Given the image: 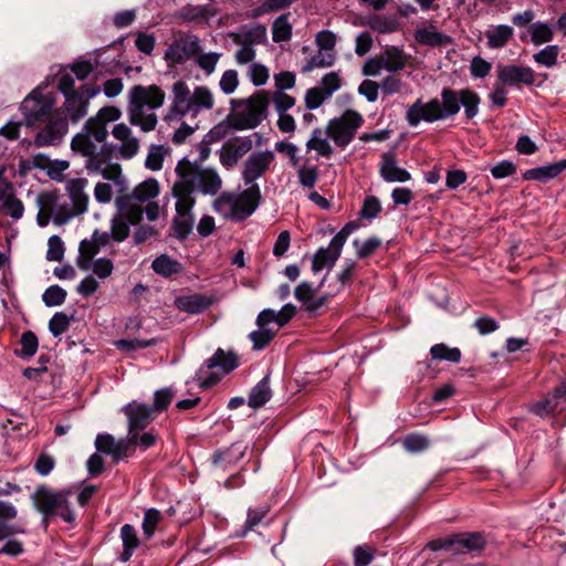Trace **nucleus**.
<instances>
[{
  "label": "nucleus",
  "instance_id": "nucleus-1",
  "mask_svg": "<svg viewBox=\"0 0 566 566\" xmlns=\"http://www.w3.org/2000/svg\"><path fill=\"white\" fill-rule=\"evenodd\" d=\"M122 115L120 108L114 105L99 108L71 142L72 150L86 158L85 168L88 172L98 174L105 180L113 181L119 192L126 188V177L119 164L108 161L105 142L108 137L107 125L119 120Z\"/></svg>",
  "mask_w": 566,
  "mask_h": 566
},
{
  "label": "nucleus",
  "instance_id": "nucleus-2",
  "mask_svg": "<svg viewBox=\"0 0 566 566\" xmlns=\"http://www.w3.org/2000/svg\"><path fill=\"white\" fill-rule=\"evenodd\" d=\"M480 97L468 88L454 91L443 88L441 98L434 97L428 102L418 98L406 112V120L411 127L418 126L421 122L434 123L457 115L461 105L464 107L467 118L471 119L479 113Z\"/></svg>",
  "mask_w": 566,
  "mask_h": 566
},
{
  "label": "nucleus",
  "instance_id": "nucleus-3",
  "mask_svg": "<svg viewBox=\"0 0 566 566\" xmlns=\"http://www.w3.org/2000/svg\"><path fill=\"white\" fill-rule=\"evenodd\" d=\"M176 181L172 185V197H179L182 206H195V192L214 196L222 187V179L212 167H206L181 158L176 167Z\"/></svg>",
  "mask_w": 566,
  "mask_h": 566
},
{
  "label": "nucleus",
  "instance_id": "nucleus-4",
  "mask_svg": "<svg viewBox=\"0 0 566 566\" xmlns=\"http://www.w3.org/2000/svg\"><path fill=\"white\" fill-rule=\"evenodd\" d=\"M214 106V95L207 86H197L190 92L188 85L179 80L172 84V101L165 116L168 125L178 124L186 116L196 118L203 111Z\"/></svg>",
  "mask_w": 566,
  "mask_h": 566
},
{
  "label": "nucleus",
  "instance_id": "nucleus-5",
  "mask_svg": "<svg viewBox=\"0 0 566 566\" xmlns=\"http://www.w3.org/2000/svg\"><path fill=\"white\" fill-rule=\"evenodd\" d=\"M296 313V307L287 303L279 312L266 308L256 318V329L250 333L253 349L261 350L270 344L281 327Z\"/></svg>",
  "mask_w": 566,
  "mask_h": 566
},
{
  "label": "nucleus",
  "instance_id": "nucleus-6",
  "mask_svg": "<svg viewBox=\"0 0 566 566\" xmlns=\"http://www.w3.org/2000/svg\"><path fill=\"white\" fill-rule=\"evenodd\" d=\"M411 55L403 48L386 46L378 55L368 59L363 66L366 76H379L382 71L397 73L402 71L410 62Z\"/></svg>",
  "mask_w": 566,
  "mask_h": 566
},
{
  "label": "nucleus",
  "instance_id": "nucleus-7",
  "mask_svg": "<svg viewBox=\"0 0 566 566\" xmlns=\"http://www.w3.org/2000/svg\"><path fill=\"white\" fill-rule=\"evenodd\" d=\"M35 205L39 209L36 222L40 227H45L52 220L55 224L67 223L72 218L69 203L61 201V196L56 191H43L36 196Z\"/></svg>",
  "mask_w": 566,
  "mask_h": 566
},
{
  "label": "nucleus",
  "instance_id": "nucleus-8",
  "mask_svg": "<svg viewBox=\"0 0 566 566\" xmlns=\"http://www.w3.org/2000/svg\"><path fill=\"white\" fill-rule=\"evenodd\" d=\"M70 491L55 492L51 489L40 488L33 495L36 509L48 517L50 515H60L65 522H73L75 516L70 510Z\"/></svg>",
  "mask_w": 566,
  "mask_h": 566
},
{
  "label": "nucleus",
  "instance_id": "nucleus-9",
  "mask_svg": "<svg viewBox=\"0 0 566 566\" xmlns=\"http://www.w3.org/2000/svg\"><path fill=\"white\" fill-rule=\"evenodd\" d=\"M238 366V358L232 352L226 353L218 349L212 357L208 358L199 370L200 386L209 388L217 384L221 374L229 373Z\"/></svg>",
  "mask_w": 566,
  "mask_h": 566
},
{
  "label": "nucleus",
  "instance_id": "nucleus-10",
  "mask_svg": "<svg viewBox=\"0 0 566 566\" xmlns=\"http://www.w3.org/2000/svg\"><path fill=\"white\" fill-rule=\"evenodd\" d=\"M230 104L231 108L226 119L209 132V142L220 140L237 130L248 128V99H231Z\"/></svg>",
  "mask_w": 566,
  "mask_h": 566
},
{
  "label": "nucleus",
  "instance_id": "nucleus-11",
  "mask_svg": "<svg viewBox=\"0 0 566 566\" xmlns=\"http://www.w3.org/2000/svg\"><path fill=\"white\" fill-rule=\"evenodd\" d=\"M117 213L111 220L112 239L124 241L129 235V224L137 226L143 220V209L128 206L125 199H115Z\"/></svg>",
  "mask_w": 566,
  "mask_h": 566
},
{
  "label": "nucleus",
  "instance_id": "nucleus-12",
  "mask_svg": "<svg viewBox=\"0 0 566 566\" xmlns=\"http://www.w3.org/2000/svg\"><path fill=\"white\" fill-rule=\"evenodd\" d=\"M363 116L356 111L348 109L340 117L334 118L327 126V135L338 147H346L361 126Z\"/></svg>",
  "mask_w": 566,
  "mask_h": 566
},
{
  "label": "nucleus",
  "instance_id": "nucleus-13",
  "mask_svg": "<svg viewBox=\"0 0 566 566\" xmlns=\"http://www.w3.org/2000/svg\"><path fill=\"white\" fill-rule=\"evenodd\" d=\"M200 52V40L197 35L179 33L168 45L164 59L169 66L184 64Z\"/></svg>",
  "mask_w": 566,
  "mask_h": 566
},
{
  "label": "nucleus",
  "instance_id": "nucleus-14",
  "mask_svg": "<svg viewBox=\"0 0 566 566\" xmlns=\"http://www.w3.org/2000/svg\"><path fill=\"white\" fill-rule=\"evenodd\" d=\"M160 192V186L157 179L148 178L138 184L132 192H128V181L124 191H116L115 199H125L128 206L143 209L142 205L154 201Z\"/></svg>",
  "mask_w": 566,
  "mask_h": 566
},
{
  "label": "nucleus",
  "instance_id": "nucleus-15",
  "mask_svg": "<svg viewBox=\"0 0 566 566\" xmlns=\"http://www.w3.org/2000/svg\"><path fill=\"white\" fill-rule=\"evenodd\" d=\"M214 209L224 218L243 220L248 216V193H224L214 201Z\"/></svg>",
  "mask_w": 566,
  "mask_h": 566
},
{
  "label": "nucleus",
  "instance_id": "nucleus-16",
  "mask_svg": "<svg viewBox=\"0 0 566 566\" xmlns=\"http://www.w3.org/2000/svg\"><path fill=\"white\" fill-rule=\"evenodd\" d=\"M53 98L49 95H42L33 92L30 96L22 102V111L27 117L28 125H33L36 122L44 120L53 108Z\"/></svg>",
  "mask_w": 566,
  "mask_h": 566
},
{
  "label": "nucleus",
  "instance_id": "nucleus-17",
  "mask_svg": "<svg viewBox=\"0 0 566 566\" xmlns=\"http://www.w3.org/2000/svg\"><path fill=\"white\" fill-rule=\"evenodd\" d=\"M166 94L157 85H135L128 92V103L148 107L160 108L165 103Z\"/></svg>",
  "mask_w": 566,
  "mask_h": 566
},
{
  "label": "nucleus",
  "instance_id": "nucleus-18",
  "mask_svg": "<svg viewBox=\"0 0 566 566\" xmlns=\"http://www.w3.org/2000/svg\"><path fill=\"white\" fill-rule=\"evenodd\" d=\"M274 160V153L272 150L256 151L250 156V180L263 175ZM260 197L259 188L250 184V214L258 207Z\"/></svg>",
  "mask_w": 566,
  "mask_h": 566
},
{
  "label": "nucleus",
  "instance_id": "nucleus-19",
  "mask_svg": "<svg viewBox=\"0 0 566 566\" xmlns=\"http://www.w3.org/2000/svg\"><path fill=\"white\" fill-rule=\"evenodd\" d=\"M88 186L86 178H73L66 182V192L71 200L69 210L72 218L84 214L88 210L90 196L85 191Z\"/></svg>",
  "mask_w": 566,
  "mask_h": 566
},
{
  "label": "nucleus",
  "instance_id": "nucleus-20",
  "mask_svg": "<svg viewBox=\"0 0 566 566\" xmlns=\"http://www.w3.org/2000/svg\"><path fill=\"white\" fill-rule=\"evenodd\" d=\"M112 136L118 142V154L123 159L134 158L140 149V142L125 123H118L112 128Z\"/></svg>",
  "mask_w": 566,
  "mask_h": 566
},
{
  "label": "nucleus",
  "instance_id": "nucleus-21",
  "mask_svg": "<svg viewBox=\"0 0 566 566\" xmlns=\"http://www.w3.org/2000/svg\"><path fill=\"white\" fill-rule=\"evenodd\" d=\"M21 167L27 170L39 168L46 171V175L55 181H62L65 170L69 169L70 163L66 160H52L43 154L33 156L30 160L23 161Z\"/></svg>",
  "mask_w": 566,
  "mask_h": 566
},
{
  "label": "nucleus",
  "instance_id": "nucleus-22",
  "mask_svg": "<svg viewBox=\"0 0 566 566\" xmlns=\"http://www.w3.org/2000/svg\"><path fill=\"white\" fill-rule=\"evenodd\" d=\"M496 73L499 82L509 86L532 85L535 81V72L528 66L497 65Z\"/></svg>",
  "mask_w": 566,
  "mask_h": 566
},
{
  "label": "nucleus",
  "instance_id": "nucleus-23",
  "mask_svg": "<svg viewBox=\"0 0 566 566\" xmlns=\"http://www.w3.org/2000/svg\"><path fill=\"white\" fill-rule=\"evenodd\" d=\"M127 118L130 125L138 127L143 133L156 129L158 117L154 109L127 103Z\"/></svg>",
  "mask_w": 566,
  "mask_h": 566
},
{
  "label": "nucleus",
  "instance_id": "nucleus-24",
  "mask_svg": "<svg viewBox=\"0 0 566 566\" xmlns=\"http://www.w3.org/2000/svg\"><path fill=\"white\" fill-rule=\"evenodd\" d=\"M66 133V119L51 116L46 126L38 133L34 143L39 147L54 145L59 143Z\"/></svg>",
  "mask_w": 566,
  "mask_h": 566
},
{
  "label": "nucleus",
  "instance_id": "nucleus-25",
  "mask_svg": "<svg viewBox=\"0 0 566 566\" xmlns=\"http://www.w3.org/2000/svg\"><path fill=\"white\" fill-rule=\"evenodd\" d=\"M128 420V431L144 429L153 419L155 412L151 407L137 401L129 402L124 407Z\"/></svg>",
  "mask_w": 566,
  "mask_h": 566
},
{
  "label": "nucleus",
  "instance_id": "nucleus-26",
  "mask_svg": "<svg viewBox=\"0 0 566 566\" xmlns=\"http://www.w3.org/2000/svg\"><path fill=\"white\" fill-rule=\"evenodd\" d=\"M379 174L387 182H406L411 179V175L397 165L392 153L382 154Z\"/></svg>",
  "mask_w": 566,
  "mask_h": 566
},
{
  "label": "nucleus",
  "instance_id": "nucleus-27",
  "mask_svg": "<svg viewBox=\"0 0 566 566\" xmlns=\"http://www.w3.org/2000/svg\"><path fill=\"white\" fill-rule=\"evenodd\" d=\"M343 247L331 240L327 248H319L312 260V271L318 273L325 268H332L340 256Z\"/></svg>",
  "mask_w": 566,
  "mask_h": 566
},
{
  "label": "nucleus",
  "instance_id": "nucleus-28",
  "mask_svg": "<svg viewBox=\"0 0 566 566\" xmlns=\"http://www.w3.org/2000/svg\"><path fill=\"white\" fill-rule=\"evenodd\" d=\"M415 39L418 43L429 46H447L452 44L453 40L438 29L430 25H420L415 31Z\"/></svg>",
  "mask_w": 566,
  "mask_h": 566
},
{
  "label": "nucleus",
  "instance_id": "nucleus-29",
  "mask_svg": "<svg viewBox=\"0 0 566 566\" xmlns=\"http://www.w3.org/2000/svg\"><path fill=\"white\" fill-rule=\"evenodd\" d=\"M98 451L111 454L115 460L126 457L128 450L127 439L115 440L111 434H98L95 440Z\"/></svg>",
  "mask_w": 566,
  "mask_h": 566
},
{
  "label": "nucleus",
  "instance_id": "nucleus-30",
  "mask_svg": "<svg viewBox=\"0 0 566 566\" xmlns=\"http://www.w3.org/2000/svg\"><path fill=\"white\" fill-rule=\"evenodd\" d=\"M453 536V554L480 552L485 546L483 536L479 533L455 534Z\"/></svg>",
  "mask_w": 566,
  "mask_h": 566
},
{
  "label": "nucleus",
  "instance_id": "nucleus-31",
  "mask_svg": "<svg viewBox=\"0 0 566 566\" xmlns=\"http://www.w3.org/2000/svg\"><path fill=\"white\" fill-rule=\"evenodd\" d=\"M176 199V212L177 217L174 220V228L177 237L180 239L186 238L193 227V216L192 208L193 206H182L180 203L179 197H174Z\"/></svg>",
  "mask_w": 566,
  "mask_h": 566
},
{
  "label": "nucleus",
  "instance_id": "nucleus-32",
  "mask_svg": "<svg viewBox=\"0 0 566 566\" xmlns=\"http://www.w3.org/2000/svg\"><path fill=\"white\" fill-rule=\"evenodd\" d=\"M90 97L82 93L65 96L63 111L71 120L77 122L87 114Z\"/></svg>",
  "mask_w": 566,
  "mask_h": 566
},
{
  "label": "nucleus",
  "instance_id": "nucleus-33",
  "mask_svg": "<svg viewBox=\"0 0 566 566\" xmlns=\"http://www.w3.org/2000/svg\"><path fill=\"white\" fill-rule=\"evenodd\" d=\"M364 25L379 34H390L399 30L400 22L396 15L376 13L369 15Z\"/></svg>",
  "mask_w": 566,
  "mask_h": 566
},
{
  "label": "nucleus",
  "instance_id": "nucleus-34",
  "mask_svg": "<svg viewBox=\"0 0 566 566\" xmlns=\"http://www.w3.org/2000/svg\"><path fill=\"white\" fill-rule=\"evenodd\" d=\"M15 516L17 510L12 504L0 502V541L15 534L24 533L23 527L9 524Z\"/></svg>",
  "mask_w": 566,
  "mask_h": 566
},
{
  "label": "nucleus",
  "instance_id": "nucleus-35",
  "mask_svg": "<svg viewBox=\"0 0 566 566\" xmlns=\"http://www.w3.org/2000/svg\"><path fill=\"white\" fill-rule=\"evenodd\" d=\"M269 102V94L264 91L250 96V129L266 118Z\"/></svg>",
  "mask_w": 566,
  "mask_h": 566
},
{
  "label": "nucleus",
  "instance_id": "nucleus-36",
  "mask_svg": "<svg viewBox=\"0 0 566 566\" xmlns=\"http://www.w3.org/2000/svg\"><path fill=\"white\" fill-rule=\"evenodd\" d=\"M514 30L511 25L499 24L491 25L485 31V38L488 40V46L490 49H502L513 38Z\"/></svg>",
  "mask_w": 566,
  "mask_h": 566
},
{
  "label": "nucleus",
  "instance_id": "nucleus-37",
  "mask_svg": "<svg viewBox=\"0 0 566 566\" xmlns=\"http://www.w3.org/2000/svg\"><path fill=\"white\" fill-rule=\"evenodd\" d=\"M248 153L245 142L229 140L221 149L220 160L227 167H232Z\"/></svg>",
  "mask_w": 566,
  "mask_h": 566
},
{
  "label": "nucleus",
  "instance_id": "nucleus-38",
  "mask_svg": "<svg viewBox=\"0 0 566 566\" xmlns=\"http://www.w3.org/2000/svg\"><path fill=\"white\" fill-rule=\"evenodd\" d=\"M565 168L566 160H562L553 165L528 169L523 174V178L525 180H537L545 182L557 177Z\"/></svg>",
  "mask_w": 566,
  "mask_h": 566
},
{
  "label": "nucleus",
  "instance_id": "nucleus-39",
  "mask_svg": "<svg viewBox=\"0 0 566 566\" xmlns=\"http://www.w3.org/2000/svg\"><path fill=\"white\" fill-rule=\"evenodd\" d=\"M316 289H314L310 283L302 282L298 284L294 291V296L297 301L303 302L305 304L306 311H316L318 310L325 302V298H314Z\"/></svg>",
  "mask_w": 566,
  "mask_h": 566
},
{
  "label": "nucleus",
  "instance_id": "nucleus-40",
  "mask_svg": "<svg viewBox=\"0 0 566 566\" xmlns=\"http://www.w3.org/2000/svg\"><path fill=\"white\" fill-rule=\"evenodd\" d=\"M272 397L269 375H265L250 391V408L264 406Z\"/></svg>",
  "mask_w": 566,
  "mask_h": 566
},
{
  "label": "nucleus",
  "instance_id": "nucleus-41",
  "mask_svg": "<svg viewBox=\"0 0 566 566\" xmlns=\"http://www.w3.org/2000/svg\"><path fill=\"white\" fill-rule=\"evenodd\" d=\"M169 155V147L165 145L151 144L147 150L145 167L151 171H158L163 168L164 160Z\"/></svg>",
  "mask_w": 566,
  "mask_h": 566
},
{
  "label": "nucleus",
  "instance_id": "nucleus-42",
  "mask_svg": "<svg viewBox=\"0 0 566 566\" xmlns=\"http://www.w3.org/2000/svg\"><path fill=\"white\" fill-rule=\"evenodd\" d=\"M101 251V248L91 239L80 243V254L76 264L82 271H88L93 258Z\"/></svg>",
  "mask_w": 566,
  "mask_h": 566
},
{
  "label": "nucleus",
  "instance_id": "nucleus-43",
  "mask_svg": "<svg viewBox=\"0 0 566 566\" xmlns=\"http://www.w3.org/2000/svg\"><path fill=\"white\" fill-rule=\"evenodd\" d=\"M120 537H122L123 546H124V551L120 555V559L123 562H127L132 557L135 548L138 547L139 539H138L135 528L129 524H125L122 526Z\"/></svg>",
  "mask_w": 566,
  "mask_h": 566
},
{
  "label": "nucleus",
  "instance_id": "nucleus-44",
  "mask_svg": "<svg viewBox=\"0 0 566 566\" xmlns=\"http://www.w3.org/2000/svg\"><path fill=\"white\" fill-rule=\"evenodd\" d=\"M176 305L180 311L196 314L203 311L209 305V302L201 295L192 294L176 298Z\"/></svg>",
  "mask_w": 566,
  "mask_h": 566
},
{
  "label": "nucleus",
  "instance_id": "nucleus-45",
  "mask_svg": "<svg viewBox=\"0 0 566 566\" xmlns=\"http://www.w3.org/2000/svg\"><path fill=\"white\" fill-rule=\"evenodd\" d=\"M290 13L277 17L272 24V39L274 42H285L292 38V24L289 22Z\"/></svg>",
  "mask_w": 566,
  "mask_h": 566
},
{
  "label": "nucleus",
  "instance_id": "nucleus-46",
  "mask_svg": "<svg viewBox=\"0 0 566 566\" xmlns=\"http://www.w3.org/2000/svg\"><path fill=\"white\" fill-rule=\"evenodd\" d=\"M335 62V53L319 50L303 65L302 72L308 73L315 69L332 66Z\"/></svg>",
  "mask_w": 566,
  "mask_h": 566
},
{
  "label": "nucleus",
  "instance_id": "nucleus-47",
  "mask_svg": "<svg viewBox=\"0 0 566 566\" xmlns=\"http://www.w3.org/2000/svg\"><path fill=\"white\" fill-rule=\"evenodd\" d=\"M153 270L161 275L169 276L181 270L180 263L163 254L155 259L151 264Z\"/></svg>",
  "mask_w": 566,
  "mask_h": 566
},
{
  "label": "nucleus",
  "instance_id": "nucleus-48",
  "mask_svg": "<svg viewBox=\"0 0 566 566\" xmlns=\"http://www.w3.org/2000/svg\"><path fill=\"white\" fill-rule=\"evenodd\" d=\"M430 354L433 359L458 363L461 359V352L457 347H448L446 344H436L431 347Z\"/></svg>",
  "mask_w": 566,
  "mask_h": 566
},
{
  "label": "nucleus",
  "instance_id": "nucleus-49",
  "mask_svg": "<svg viewBox=\"0 0 566 566\" xmlns=\"http://www.w3.org/2000/svg\"><path fill=\"white\" fill-rule=\"evenodd\" d=\"M528 32L535 45L549 42L553 39L552 28L544 22H535L530 25Z\"/></svg>",
  "mask_w": 566,
  "mask_h": 566
},
{
  "label": "nucleus",
  "instance_id": "nucleus-50",
  "mask_svg": "<svg viewBox=\"0 0 566 566\" xmlns=\"http://www.w3.org/2000/svg\"><path fill=\"white\" fill-rule=\"evenodd\" d=\"M128 448L133 446H139L143 450L153 447L157 441V434L153 431L144 432L139 434L138 430L128 431L127 436Z\"/></svg>",
  "mask_w": 566,
  "mask_h": 566
},
{
  "label": "nucleus",
  "instance_id": "nucleus-51",
  "mask_svg": "<svg viewBox=\"0 0 566 566\" xmlns=\"http://www.w3.org/2000/svg\"><path fill=\"white\" fill-rule=\"evenodd\" d=\"M220 57V53H202L200 51L197 55H195V61L199 69H201L207 75H211L216 71V66Z\"/></svg>",
  "mask_w": 566,
  "mask_h": 566
},
{
  "label": "nucleus",
  "instance_id": "nucleus-52",
  "mask_svg": "<svg viewBox=\"0 0 566 566\" xmlns=\"http://www.w3.org/2000/svg\"><path fill=\"white\" fill-rule=\"evenodd\" d=\"M1 201V209L6 214L17 220L22 218L24 212L23 203L13 196L12 191L10 192V195H7V198H3Z\"/></svg>",
  "mask_w": 566,
  "mask_h": 566
},
{
  "label": "nucleus",
  "instance_id": "nucleus-53",
  "mask_svg": "<svg viewBox=\"0 0 566 566\" xmlns=\"http://www.w3.org/2000/svg\"><path fill=\"white\" fill-rule=\"evenodd\" d=\"M306 147L308 149L316 150L323 157H329L332 154V147L328 140L322 136V133L318 129L313 133V136L307 142Z\"/></svg>",
  "mask_w": 566,
  "mask_h": 566
},
{
  "label": "nucleus",
  "instance_id": "nucleus-54",
  "mask_svg": "<svg viewBox=\"0 0 566 566\" xmlns=\"http://www.w3.org/2000/svg\"><path fill=\"white\" fill-rule=\"evenodd\" d=\"M114 193H116V188L113 181H99L94 187V198L99 203H109Z\"/></svg>",
  "mask_w": 566,
  "mask_h": 566
},
{
  "label": "nucleus",
  "instance_id": "nucleus-55",
  "mask_svg": "<svg viewBox=\"0 0 566 566\" xmlns=\"http://www.w3.org/2000/svg\"><path fill=\"white\" fill-rule=\"evenodd\" d=\"M66 291L59 285H52L45 290L42 300L46 306H59L64 303Z\"/></svg>",
  "mask_w": 566,
  "mask_h": 566
},
{
  "label": "nucleus",
  "instance_id": "nucleus-56",
  "mask_svg": "<svg viewBox=\"0 0 566 566\" xmlns=\"http://www.w3.org/2000/svg\"><path fill=\"white\" fill-rule=\"evenodd\" d=\"M175 127V132L171 137V142L176 145L184 144L198 128V125H189L182 119L178 124L170 125Z\"/></svg>",
  "mask_w": 566,
  "mask_h": 566
},
{
  "label": "nucleus",
  "instance_id": "nucleus-57",
  "mask_svg": "<svg viewBox=\"0 0 566 566\" xmlns=\"http://www.w3.org/2000/svg\"><path fill=\"white\" fill-rule=\"evenodd\" d=\"M559 49L557 45H547L536 54H534V60L536 63L544 65L546 67H552L557 62Z\"/></svg>",
  "mask_w": 566,
  "mask_h": 566
},
{
  "label": "nucleus",
  "instance_id": "nucleus-58",
  "mask_svg": "<svg viewBox=\"0 0 566 566\" xmlns=\"http://www.w3.org/2000/svg\"><path fill=\"white\" fill-rule=\"evenodd\" d=\"M160 520L161 514L158 510L149 509L145 512V516L143 520V531L144 535L147 538H150L154 535L157 524L159 523Z\"/></svg>",
  "mask_w": 566,
  "mask_h": 566
},
{
  "label": "nucleus",
  "instance_id": "nucleus-59",
  "mask_svg": "<svg viewBox=\"0 0 566 566\" xmlns=\"http://www.w3.org/2000/svg\"><path fill=\"white\" fill-rule=\"evenodd\" d=\"M380 240L376 237L368 238L367 240L359 242L358 240L354 241V245L356 248V253L358 258L364 259L376 252V250L380 247Z\"/></svg>",
  "mask_w": 566,
  "mask_h": 566
},
{
  "label": "nucleus",
  "instance_id": "nucleus-60",
  "mask_svg": "<svg viewBox=\"0 0 566 566\" xmlns=\"http://www.w3.org/2000/svg\"><path fill=\"white\" fill-rule=\"evenodd\" d=\"M329 96L317 85L310 88L305 95V105L308 109L318 108Z\"/></svg>",
  "mask_w": 566,
  "mask_h": 566
},
{
  "label": "nucleus",
  "instance_id": "nucleus-61",
  "mask_svg": "<svg viewBox=\"0 0 566 566\" xmlns=\"http://www.w3.org/2000/svg\"><path fill=\"white\" fill-rule=\"evenodd\" d=\"M402 444L409 452H421L429 447V439L421 434H410L403 439Z\"/></svg>",
  "mask_w": 566,
  "mask_h": 566
},
{
  "label": "nucleus",
  "instance_id": "nucleus-62",
  "mask_svg": "<svg viewBox=\"0 0 566 566\" xmlns=\"http://www.w3.org/2000/svg\"><path fill=\"white\" fill-rule=\"evenodd\" d=\"M64 255V244L60 237L52 235L48 241L46 259L50 261H61Z\"/></svg>",
  "mask_w": 566,
  "mask_h": 566
},
{
  "label": "nucleus",
  "instance_id": "nucleus-63",
  "mask_svg": "<svg viewBox=\"0 0 566 566\" xmlns=\"http://www.w3.org/2000/svg\"><path fill=\"white\" fill-rule=\"evenodd\" d=\"M70 326V318L65 313L59 312L53 315L49 323V329L54 336L66 332Z\"/></svg>",
  "mask_w": 566,
  "mask_h": 566
},
{
  "label": "nucleus",
  "instance_id": "nucleus-64",
  "mask_svg": "<svg viewBox=\"0 0 566 566\" xmlns=\"http://www.w3.org/2000/svg\"><path fill=\"white\" fill-rule=\"evenodd\" d=\"M318 86L331 97L340 87V77L337 72H329L323 76Z\"/></svg>",
  "mask_w": 566,
  "mask_h": 566
}]
</instances>
